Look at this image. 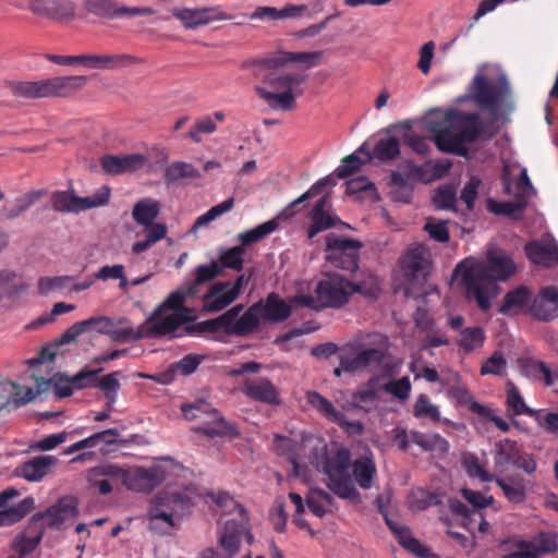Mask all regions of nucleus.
I'll return each mask as SVG.
<instances>
[{
    "label": "nucleus",
    "mask_w": 558,
    "mask_h": 558,
    "mask_svg": "<svg viewBox=\"0 0 558 558\" xmlns=\"http://www.w3.org/2000/svg\"><path fill=\"white\" fill-rule=\"evenodd\" d=\"M413 413L416 417H427L433 422H439L441 418L438 407L433 404L426 395L417 397Z\"/></svg>",
    "instance_id": "338daca9"
},
{
    "label": "nucleus",
    "mask_w": 558,
    "mask_h": 558,
    "mask_svg": "<svg viewBox=\"0 0 558 558\" xmlns=\"http://www.w3.org/2000/svg\"><path fill=\"white\" fill-rule=\"evenodd\" d=\"M163 325H154L151 318H146L137 328L130 325L126 318L113 322L109 337L116 342H132L143 338L153 339L165 337Z\"/></svg>",
    "instance_id": "4468645a"
},
{
    "label": "nucleus",
    "mask_w": 558,
    "mask_h": 558,
    "mask_svg": "<svg viewBox=\"0 0 558 558\" xmlns=\"http://www.w3.org/2000/svg\"><path fill=\"white\" fill-rule=\"evenodd\" d=\"M514 272L513 260L505 252L492 247L487 251L486 262L465 258L456 266L453 275L461 276L465 298L475 302L482 312H488L492 301L500 292L497 281H505Z\"/></svg>",
    "instance_id": "f257e3e1"
},
{
    "label": "nucleus",
    "mask_w": 558,
    "mask_h": 558,
    "mask_svg": "<svg viewBox=\"0 0 558 558\" xmlns=\"http://www.w3.org/2000/svg\"><path fill=\"white\" fill-rule=\"evenodd\" d=\"M46 80L47 97H70L87 84V77L83 75L57 76Z\"/></svg>",
    "instance_id": "e433bc0d"
},
{
    "label": "nucleus",
    "mask_w": 558,
    "mask_h": 558,
    "mask_svg": "<svg viewBox=\"0 0 558 558\" xmlns=\"http://www.w3.org/2000/svg\"><path fill=\"white\" fill-rule=\"evenodd\" d=\"M242 393L250 400L278 405L281 403L280 393L277 387L266 377L247 378L241 386Z\"/></svg>",
    "instance_id": "b1692460"
},
{
    "label": "nucleus",
    "mask_w": 558,
    "mask_h": 558,
    "mask_svg": "<svg viewBox=\"0 0 558 558\" xmlns=\"http://www.w3.org/2000/svg\"><path fill=\"white\" fill-rule=\"evenodd\" d=\"M332 501V496L320 488L310 489L306 496V505L317 518L325 517L327 508L331 506Z\"/></svg>",
    "instance_id": "6e6d98bb"
},
{
    "label": "nucleus",
    "mask_w": 558,
    "mask_h": 558,
    "mask_svg": "<svg viewBox=\"0 0 558 558\" xmlns=\"http://www.w3.org/2000/svg\"><path fill=\"white\" fill-rule=\"evenodd\" d=\"M230 281H217L210 284L206 293L202 295V311L204 313H217L227 308L235 299V292L229 290Z\"/></svg>",
    "instance_id": "a878e982"
},
{
    "label": "nucleus",
    "mask_w": 558,
    "mask_h": 558,
    "mask_svg": "<svg viewBox=\"0 0 558 558\" xmlns=\"http://www.w3.org/2000/svg\"><path fill=\"white\" fill-rule=\"evenodd\" d=\"M461 463L466 474L472 478H477L485 483L493 482L495 480V475L484 469L475 453H464L461 458Z\"/></svg>",
    "instance_id": "13d9d810"
},
{
    "label": "nucleus",
    "mask_w": 558,
    "mask_h": 558,
    "mask_svg": "<svg viewBox=\"0 0 558 558\" xmlns=\"http://www.w3.org/2000/svg\"><path fill=\"white\" fill-rule=\"evenodd\" d=\"M527 313L535 320L549 323L558 318V288L546 286L533 296Z\"/></svg>",
    "instance_id": "6ab92c4d"
},
{
    "label": "nucleus",
    "mask_w": 558,
    "mask_h": 558,
    "mask_svg": "<svg viewBox=\"0 0 558 558\" xmlns=\"http://www.w3.org/2000/svg\"><path fill=\"white\" fill-rule=\"evenodd\" d=\"M124 468L117 463L104 461L87 471V481L90 487L96 488L100 495H108L113 489V484L121 481Z\"/></svg>",
    "instance_id": "4be33fe9"
},
{
    "label": "nucleus",
    "mask_w": 558,
    "mask_h": 558,
    "mask_svg": "<svg viewBox=\"0 0 558 558\" xmlns=\"http://www.w3.org/2000/svg\"><path fill=\"white\" fill-rule=\"evenodd\" d=\"M243 308V304H236L222 314L225 315L226 319H228L230 325L240 326L236 327V337L246 338L255 333V326L251 323H246V318L251 312V306L244 313H242Z\"/></svg>",
    "instance_id": "09e8293b"
},
{
    "label": "nucleus",
    "mask_w": 558,
    "mask_h": 558,
    "mask_svg": "<svg viewBox=\"0 0 558 558\" xmlns=\"http://www.w3.org/2000/svg\"><path fill=\"white\" fill-rule=\"evenodd\" d=\"M381 400V384L378 376H373L352 395V407L365 413L376 410Z\"/></svg>",
    "instance_id": "473e14b6"
},
{
    "label": "nucleus",
    "mask_w": 558,
    "mask_h": 558,
    "mask_svg": "<svg viewBox=\"0 0 558 558\" xmlns=\"http://www.w3.org/2000/svg\"><path fill=\"white\" fill-rule=\"evenodd\" d=\"M190 507V499L180 494L159 493L148 510L149 529L165 534L174 526V518L181 517Z\"/></svg>",
    "instance_id": "9d476101"
},
{
    "label": "nucleus",
    "mask_w": 558,
    "mask_h": 558,
    "mask_svg": "<svg viewBox=\"0 0 558 558\" xmlns=\"http://www.w3.org/2000/svg\"><path fill=\"white\" fill-rule=\"evenodd\" d=\"M135 57L126 53L119 54H81L77 64L93 70H119L135 63Z\"/></svg>",
    "instance_id": "7c9ffc66"
},
{
    "label": "nucleus",
    "mask_w": 558,
    "mask_h": 558,
    "mask_svg": "<svg viewBox=\"0 0 558 558\" xmlns=\"http://www.w3.org/2000/svg\"><path fill=\"white\" fill-rule=\"evenodd\" d=\"M323 57L322 51H304V52H281L278 56L268 57L262 60L246 61L243 68L256 66L254 72L255 76H259L262 69H275L289 62L303 63L306 68H312L318 64Z\"/></svg>",
    "instance_id": "a211bd4d"
},
{
    "label": "nucleus",
    "mask_w": 558,
    "mask_h": 558,
    "mask_svg": "<svg viewBox=\"0 0 558 558\" xmlns=\"http://www.w3.org/2000/svg\"><path fill=\"white\" fill-rule=\"evenodd\" d=\"M201 178L199 171L185 161H175L165 169V181L167 185H172L182 179Z\"/></svg>",
    "instance_id": "5fc2aeb1"
},
{
    "label": "nucleus",
    "mask_w": 558,
    "mask_h": 558,
    "mask_svg": "<svg viewBox=\"0 0 558 558\" xmlns=\"http://www.w3.org/2000/svg\"><path fill=\"white\" fill-rule=\"evenodd\" d=\"M430 266V254L423 245L409 248L401 257L404 276L411 279L425 277Z\"/></svg>",
    "instance_id": "cd10ccee"
},
{
    "label": "nucleus",
    "mask_w": 558,
    "mask_h": 558,
    "mask_svg": "<svg viewBox=\"0 0 558 558\" xmlns=\"http://www.w3.org/2000/svg\"><path fill=\"white\" fill-rule=\"evenodd\" d=\"M522 452L521 446L515 440L506 438L497 441L494 447L495 468L500 472L507 471L519 462Z\"/></svg>",
    "instance_id": "c9c22d12"
},
{
    "label": "nucleus",
    "mask_w": 558,
    "mask_h": 558,
    "mask_svg": "<svg viewBox=\"0 0 558 558\" xmlns=\"http://www.w3.org/2000/svg\"><path fill=\"white\" fill-rule=\"evenodd\" d=\"M532 300V291L525 286H519L505 294L498 312L506 316H517L524 310L527 312Z\"/></svg>",
    "instance_id": "f704fd0d"
},
{
    "label": "nucleus",
    "mask_w": 558,
    "mask_h": 558,
    "mask_svg": "<svg viewBox=\"0 0 558 558\" xmlns=\"http://www.w3.org/2000/svg\"><path fill=\"white\" fill-rule=\"evenodd\" d=\"M190 298L186 282L158 305L149 315L154 325H163L165 336L171 338L182 337V329L191 320L192 310L184 306L185 299Z\"/></svg>",
    "instance_id": "0eeeda50"
},
{
    "label": "nucleus",
    "mask_w": 558,
    "mask_h": 558,
    "mask_svg": "<svg viewBox=\"0 0 558 558\" xmlns=\"http://www.w3.org/2000/svg\"><path fill=\"white\" fill-rule=\"evenodd\" d=\"M306 401L322 415L338 424L347 434L361 435L363 433L364 426L360 421H349L343 412L336 410L333 404L320 393L307 391Z\"/></svg>",
    "instance_id": "2eb2a0df"
},
{
    "label": "nucleus",
    "mask_w": 558,
    "mask_h": 558,
    "mask_svg": "<svg viewBox=\"0 0 558 558\" xmlns=\"http://www.w3.org/2000/svg\"><path fill=\"white\" fill-rule=\"evenodd\" d=\"M470 94L481 109L496 114L510 95L508 77L499 71L485 75L481 70L473 78Z\"/></svg>",
    "instance_id": "423d86ee"
},
{
    "label": "nucleus",
    "mask_w": 558,
    "mask_h": 558,
    "mask_svg": "<svg viewBox=\"0 0 558 558\" xmlns=\"http://www.w3.org/2000/svg\"><path fill=\"white\" fill-rule=\"evenodd\" d=\"M235 327L236 326L230 325L228 319H226L225 315L221 314L218 317L208 320L199 323H186V325L182 329V336L184 333L203 335L206 332L223 331L227 336L236 337L238 328Z\"/></svg>",
    "instance_id": "58836bf2"
},
{
    "label": "nucleus",
    "mask_w": 558,
    "mask_h": 558,
    "mask_svg": "<svg viewBox=\"0 0 558 558\" xmlns=\"http://www.w3.org/2000/svg\"><path fill=\"white\" fill-rule=\"evenodd\" d=\"M256 94L264 99L271 109L275 110H291L295 106V98L293 92H269L262 86L255 87Z\"/></svg>",
    "instance_id": "de8ad7c7"
},
{
    "label": "nucleus",
    "mask_w": 558,
    "mask_h": 558,
    "mask_svg": "<svg viewBox=\"0 0 558 558\" xmlns=\"http://www.w3.org/2000/svg\"><path fill=\"white\" fill-rule=\"evenodd\" d=\"M121 482L131 490L149 493L165 480V471L160 466H138L132 471L124 469Z\"/></svg>",
    "instance_id": "412c9836"
},
{
    "label": "nucleus",
    "mask_w": 558,
    "mask_h": 558,
    "mask_svg": "<svg viewBox=\"0 0 558 558\" xmlns=\"http://www.w3.org/2000/svg\"><path fill=\"white\" fill-rule=\"evenodd\" d=\"M77 505L73 498H61L57 504L48 508L45 512L33 515L32 521L44 520L48 527H59L66 520L76 515Z\"/></svg>",
    "instance_id": "c756f323"
},
{
    "label": "nucleus",
    "mask_w": 558,
    "mask_h": 558,
    "mask_svg": "<svg viewBox=\"0 0 558 558\" xmlns=\"http://www.w3.org/2000/svg\"><path fill=\"white\" fill-rule=\"evenodd\" d=\"M34 498L26 497L16 505L0 510V527L10 526L20 522L34 509Z\"/></svg>",
    "instance_id": "3c124183"
},
{
    "label": "nucleus",
    "mask_w": 558,
    "mask_h": 558,
    "mask_svg": "<svg viewBox=\"0 0 558 558\" xmlns=\"http://www.w3.org/2000/svg\"><path fill=\"white\" fill-rule=\"evenodd\" d=\"M11 90L16 97L47 98V80L14 82L11 84Z\"/></svg>",
    "instance_id": "864d4df0"
},
{
    "label": "nucleus",
    "mask_w": 558,
    "mask_h": 558,
    "mask_svg": "<svg viewBox=\"0 0 558 558\" xmlns=\"http://www.w3.org/2000/svg\"><path fill=\"white\" fill-rule=\"evenodd\" d=\"M329 207V197L325 195L316 202L310 211L308 218L311 225L307 228L308 239H313L318 233L342 223L340 218L335 215Z\"/></svg>",
    "instance_id": "393cba45"
},
{
    "label": "nucleus",
    "mask_w": 558,
    "mask_h": 558,
    "mask_svg": "<svg viewBox=\"0 0 558 558\" xmlns=\"http://www.w3.org/2000/svg\"><path fill=\"white\" fill-rule=\"evenodd\" d=\"M160 208L159 201L151 197L141 198L134 204L132 218L140 226H150L159 216Z\"/></svg>",
    "instance_id": "c03bdc74"
},
{
    "label": "nucleus",
    "mask_w": 558,
    "mask_h": 558,
    "mask_svg": "<svg viewBox=\"0 0 558 558\" xmlns=\"http://www.w3.org/2000/svg\"><path fill=\"white\" fill-rule=\"evenodd\" d=\"M411 381L408 376L401 377L397 380H389L381 385V391H386L400 401L409 399L411 393Z\"/></svg>",
    "instance_id": "774afa93"
},
{
    "label": "nucleus",
    "mask_w": 558,
    "mask_h": 558,
    "mask_svg": "<svg viewBox=\"0 0 558 558\" xmlns=\"http://www.w3.org/2000/svg\"><path fill=\"white\" fill-rule=\"evenodd\" d=\"M485 338V331L482 327H468L460 331L458 345L464 353H470L481 348Z\"/></svg>",
    "instance_id": "4d7b16f0"
},
{
    "label": "nucleus",
    "mask_w": 558,
    "mask_h": 558,
    "mask_svg": "<svg viewBox=\"0 0 558 558\" xmlns=\"http://www.w3.org/2000/svg\"><path fill=\"white\" fill-rule=\"evenodd\" d=\"M245 250L242 246L222 248L219 252V266L227 269L240 271L244 265Z\"/></svg>",
    "instance_id": "bf43d9fd"
},
{
    "label": "nucleus",
    "mask_w": 558,
    "mask_h": 558,
    "mask_svg": "<svg viewBox=\"0 0 558 558\" xmlns=\"http://www.w3.org/2000/svg\"><path fill=\"white\" fill-rule=\"evenodd\" d=\"M184 417L189 421H199L192 427V430L209 438L236 436V427L225 420L217 409L204 400H197L194 403H184L181 405Z\"/></svg>",
    "instance_id": "6e6552de"
},
{
    "label": "nucleus",
    "mask_w": 558,
    "mask_h": 558,
    "mask_svg": "<svg viewBox=\"0 0 558 558\" xmlns=\"http://www.w3.org/2000/svg\"><path fill=\"white\" fill-rule=\"evenodd\" d=\"M217 506L232 513L236 512L238 519L227 520L219 536V544L226 555L231 558L240 548L241 539L247 535L250 541L252 535L247 533L248 518L245 509L227 493H219L215 499Z\"/></svg>",
    "instance_id": "1a4fd4ad"
},
{
    "label": "nucleus",
    "mask_w": 558,
    "mask_h": 558,
    "mask_svg": "<svg viewBox=\"0 0 558 558\" xmlns=\"http://www.w3.org/2000/svg\"><path fill=\"white\" fill-rule=\"evenodd\" d=\"M267 70L269 72L265 74L264 83L278 93L293 92L305 80V76L300 74L279 72L278 68Z\"/></svg>",
    "instance_id": "37998d69"
},
{
    "label": "nucleus",
    "mask_w": 558,
    "mask_h": 558,
    "mask_svg": "<svg viewBox=\"0 0 558 558\" xmlns=\"http://www.w3.org/2000/svg\"><path fill=\"white\" fill-rule=\"evenodd\" d=\"M292 313L291 304L278 293L271 292L265 299L251 305L246 323L255 326V332L259 330L260 324H278L287 320Z\"/></svg>",
    "instance_id": "9b49d317"
},
{
    "label": "nucleus",
    "mask_w": 558,
    "mask_h": 558,
    "mask_svg": "<svg viewBox=\"0 0 558 558\" xmlns=\"http://www.w3.org/2000/svg\"><path fill=\"white\" fill-rule=\"evenodd\" d=\"M48 381H38L37 389L32 387H23L12 380H0V410L10 403L20 407L32 402L36 397L48 391Z\"/></svg>",
    "instance_id": "f3484780"
},
{
    "label": "nucleus",
    "mask_w": 558,
    "mask_h": 558,
    "mask_svg": "<svg viewBox=\"0 0 558 558\" xmlns=\"http://www.w3.org/2000/svg\"><path fill=\"white\" fill-rule=\"evenodd\" d=\"M111 190L102 185L93 195L80 197L71 191H56L51 195V206L59 213H81L108 204Z\"/></svg>",
    "instance_id": "f8f14e48"
},
{
    "label": "nucleus",
    "mask_w": 558,
    "mask_h": 558,
    "mask_svg": "<svg viewBox=\"0 0 558 558\" xmlns=\"http://www.w3.org/2000/svg\"><path fill=\"white\" fill-rule=\"evenodd\" d=\"M220 272L221 267L217 262L197 266L194 271V279L186 281V291L190 298L194 299L199 296L201 287L217 278Z\"/></svg>",
    "instance_id": "a19ab883"
},
{
    "label": "nucleus",
    "mask_w": 558,
    "mask_h": 558,
    "mask_svg": "<svg viewBox=\"0 0 558 558\" xmlns=\"http://www.w3.org/2000/svg\"><path fill=\"white\" fill-rule=\"evenodd\" d=\"M278 228V223L276 220H268L264 223L258 225L257 227L250 229L245 232H242L238 235L239 241L241 242V246L250 245L255 243L266 235L270 234Z\"/></svg>",
    "instance_id": "e2e57ef3"
},
{
    "label": "nucleus",
    "mask_w": 558,
    "mask_h": 558,
    "mask_svg": "<svg viewBox=\"0 0 558 558\" xmlns=\"http://www.w3.org/2000/svg\"><path fill=\"white\" fill-rule=\"evenodd\" d=\"M350 466L357 485L363 489H369L373 486V480L377 472L372 451L367 450L352 463L350 462Z\"/></svg>",
    "instance_id": "ea45409f"
},
{
    "label": "nucleus",
    "mask_w": 558,
    "mask_h": 558,
    "mask_svg": "<svg viewBox=\"0 0 558 558\" xmlns=\"http://www.w3.org/2000/svg\"><path fill=\"white\" fill-rule=\"evenodd\" d=\"M411 441L424 451L437 452L445 454L449 451L450 445L439 434H424L420 432H411Z\"/></svg>",
    "instance_id": "49530a36"
},
{
    "label": "nucleus",
    "mask_w": 558,
    "mask_h": 558,
    "mask_svg": "<svg viewBox=\"0 0 558 558\" xmlns=\"http://www.w3.org/2000/svg\"><path fill=\"white\" fill-rule=\"evenodd\" d=\"M335 179L331 178V175H326L318 181H316L305 193H303L301 196L289 203L280 216H283L286 218H289L293 216L295 213L293 211V208L298 205L306 203L308 199L318 196L322 194L323 190L328 185H335Z\"/></svg>",
    "instance_id": "603ef678"
},
{
    "label": "nucleus",
    "mask_w": 558,
    "mask_h": 558,
    "mask_svg": "<svg viewBox=\"0 0 558 558\" xmlns=\"http://www.w3.org/2000/svg\"><path fill=\"white\" fill-rule=\"evenodd\" d=\"M365 154L367 160L376 158L380 161H391L396 159L400 154L399 140L393 136L379 138L376 142L373 151H365Z\"/></svg>",
    "instance_id": "8fccbe9b"
},
{
    "label": "nucleus",
    "mask_w": 558,
    "mask_h": 558,
    "mask_svg": "<svg viewBox=\"0 0 558 558\" xmlns=\"http://www.w3.org/2000/svg\"><path fill=\"white\" fill-rule=\"evenodd\" d=\"M362 243L357 240L329 234L326 238L325 257L332 266L354 272L357 269Z\"/></svg>",
    "instance_id": "ddd939ff"
},
{
    "label": "nucleus",
    "mask_w": 558,
    "mask_h": 558,
    "mask_svg": "<svg viewBox=\"0 0 558 558\" xmlns=\"http://www.w3.org/2000/svg\"><path fill=\"white\" fill-rule=\"evenodd\" d=\"M233 206H234V198L233 197H229L226 201H223L222 203H220V204H218L216 206H213L209 210H207L205 214L201 215L195 220L191 231L194 232L198 228L204 227V226L210 223L211 221L216 220L217 218H219L223 214L230 211L233 208Z\"/></svg>",
    "instance_id": "0e129e2a"
},
{
    "label": "nucleus",
    "mask_w": 558,
    "mask_h": 558,
    "mask_svg": "<svg viewBox=\"0 0 558 558\" xmlns=\"http://www.w3.org/2000/svg\"><path fill=\"white\" fill-rule=\"evenodd\" d=\"M54 356L56 353L53 351L48 348H44L38 357L27 361L29 369L25 373L24 379L31 378L35 381L36 385H38V381H48V390L53 387L54 393L59 398H66L72 396L73 388L83 389L85 387L94 386L93 383L96 380L97 375L102 371V368L88 369L85 367L71 378L64 377L62 375H54L49 379H45L44 377L39 376L36 368L44 365L46 362L51 363ZM34 389H37V386H35Z\"/></svg>",
    "instance_id": "20e7f679"
},
{
    "label": "nucleus",
    "mask_w": 558,
    "mask_h": 558,
    "mask_svg": "<svg viewBox=\"0 0 558 558\" xmlns=\"http://www.w3.org/2000/svg\"><path fill=\"white\" fill-rule=\"evenodd\" d=\"M315 294L316 298L300 295L294 301L301 306L315 310H339L347 305L352 296L351 280L337 272L327 274L318 281Z\"/></svg>",
    "instance_id": "39448f33"
},
{
    "label": "nucleus",
    "mask_w": 558,
    "mask_h": 558,
    "mask_svg": "<svg viewBox=\"0 0 558 558\" xmlns=\"http://www.w3.org/2000/svg\"><path fill=\"white\" fill-rule=\"evenodd\" d=\"M75 280L73 276L41 277L37 282L38 293L48 295L54 291L70 292V286Z\"/></svg>",
    "instance_id": "052dcab7"
},
{
    "label": "nucleus",
    "mask_w": 558,
    "mask_h": 558,
    "mask_svg": "<svg viewBox=\"0 0 558 558\" xmlns=\"http://www.w3.org/2000/svg\"><path fill=\"white\" fill-rule=\"evenodd\" d=\"M524 251L533 264L544 267L558 265V244L551 238L532 241L525 245Z\"/></svg>",
    "instance_id": "bb28decb"
},
{
    "label": "nucleus",
    "mask_w": 558,
    "mask_h": 558,
    "mask_svg": "<svg viewBox=\"0 0 558 558\" xmlns=\"http://www.w3.org/2000/svg\"><path fill=\"white\" fill-rule=\"evenodd\" d=\"M352 295L361 294L366 299L376 300L381 293L380 281L377 276L372 272L362 271L351 281Z\"/></svg>",
    "instance_id": "a18cd8bd"
},
{
    "label": "nucleus",
    "mask_w": 558,
    "mask_h": 558,
    "mask_svg": "<svg viewBox=\"0 0 558 558\" xmlns=\"http://www.w3.org/2000/svg\"><path fill=\"white\" fill-rule=\"evenodd\" d=\"M386 524L398 538L399 544L408 551L414 554L420 558H426L428 549L418 539L412 536L411 531L408 526L400 524L384 513Z\"/></svg>",
    "instance_id": "4c0bfd02"
},
{
    "label": "nucleus",
    "mask_w": 558,
    "mask_h": 558,
    "mask_svg": "<svg viewBox=\"0 0 558 558\" xmlns=\"http://www.w3.org/2000/svg\"><path fill=\"white\" fill-rule=\"evenodd\" d=\"M423 122L440 151L459 156L466 155V145L475 142L481 133L477 114L454 109H433L426 113Z\"/></svg>",
    "instance_id": "f03ea898"
},
{
    "label": "nucleus",
    "mask_w": 558,
    "mask_h": 558,
    "mask_svg": "<svg viewBox=\"0 0 558 558\" xmlns=\"http://www.w3.org/2000/svg\"><path fill=\"white\" fill-rule=\"evenodd\" d=\"M518 363L521 374L531 380L542 383L547 387L558 383V369L551 368L543 361L521 357Z\"/></svg>",
    "instance_id": "2f4dec72"
},
{
    "label": "nucleus",
    "mask_w": 558,
    "mask_h": 558,
    "mask_svg": "<svg viewBox=\"0 0 558 558\" xmlns=\"http://www.w3.org/2000/svg\"><path fill=\"white\" fill-rule=\"evenodd\" d=\"M433 204L437 209L457 210V190L453 185L439 186L433 196Z\"/></svg>",
    "instance_id": "680f3d73"
},
{
    "label": "nucleus",
    "mask_w": 558,
    "mask_h": 558,
    "mask_svg": "<svg viewBox=\"0 0 558 558\" xmlns=\"http://www.w3.org/2000/svg\"><path fill=\"white\" fill-rule=\"evenodd\" d=\"M518 551L504 558H538V556L554 554L557 548L556 535L551 532H541L530 541H522L518 545Z\"/></svg>",
    "instance_id": "5701e85b"
},
{
    "label": "nucleus",
    "mask_w": 558,
    "mask_h": 558,
    "mask_svg": "<svg viewBox=\"0 0 558 558\" xmlns=\"http://www.w3.org/2000/svg\"><path fill=\"white\" fill-rule=\"evenodd\" d=\"M303 446L310 449L308 460L318 472L324 473L327 486L342 499H354L359 496L349 473L351 453L347 448L328 450L327 445L319 438L304 439Z\"/></svg>",
    "instance_id": "7ed1b4c3"
},
{
    "label": "nucleus",
    "mask_w": 558,
    "mask_h": 558,
    "mask_svg": "<svg viewBox=\"0 0 558 558\" xmlns=\"http://www.w3.org/2000/svg\"><path fill=\"white\" fill-rule=\"evenodd\" d=\"M173 17L179 20L182 26L186 29H196L201 26L208 25L216 21L229 20L225 12L219 7L208 8H172L170 10Z\"/></svg>",
    "instance_id": "dca6fc26"
},
{
    "label": "nucleus",
    "mask_w": 558,
    "mask_h": 558,
    "mask_svg": "<svg viewBox=\"0 0 558 558\" xmlns=\"http://www.w3.org/2000/svg\"><path fill=\"white\" fill-rule=\"evenodd\" d=\"M147 158L141 154L123 156L106 155L100 159V165L106 173L119 175L126 172H134L143 168Z\"/></svg>",
    "instance_id": "72a5a7b5"
},
{
    "label": "nucleus",
    "mask_w": 558,
    "mask_h": 558,
    "mask_svg": "<svg viewBox=\"0 0 558 558\" xmlns=\"http://www.w3.org/2000/svg\"><path fill=\"white\" fill-rule=\"evenodd\" d=\"M58 462L59 460L54 456H36L22 463L15 470V474L31 483L40 482L51 473L52 468H54Z\"/></svg>",
    "instance_id": "c85d7f7f"
},
{
    "label": "nucleus",
    "mask_w": 558,
    "mask_h": 558,
    "mask_svg": "<svg viewBox=\"0 0 558 558\" xmlns=\"http://www.w3.org/2000/svg\"><path fill=\"white\" fill-rule=\"evenodd\" d=\"M27 8L37 16L58 22H71L76 14L74 0H31Z\"/></svg>",
    "instance_id": "aec40b11"
},
{
    "label": "nucleus",
    "mask_w": 558,
    "mask_h": 558,
    "mask_svg": "<svg viewBox=\"0 0 558 558\" xmlns=\"http://www.w3.org/2000/svg\"><path fill=\"white\" fill-rule=\"evenodd\" d=\"M120 376L121 372H112L104 376L96 385L105 393L109 409H111L113 403L117 401L118 391L120 389Z\"/></svg>",
    "instance_id": "69168bd1"
},
{
    "label": "nucleus",
    "mask_w": 558,
    "mask_h": 558,
    "mask_svg": "<svg viewBox=\"0 0 558 558\" xmlns=\"http://www.w3.org/2000/svg\"><path fill=\"white\" fill-rule=\"evenodd\" d=\"M496 484L500 487L506 499L513 504L520 505L526 499V485L523 477L515 475L509 477L495 476Z\"/></svg>",
    "instance_id": "79ce46f5"
}]
</instances>
